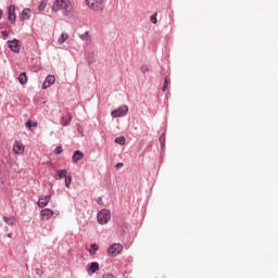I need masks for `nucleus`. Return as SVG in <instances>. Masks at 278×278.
Instances as JSON below:
<instances>
[{
    "label": "nucleus",
    "instance_id": "1",
    "mask_svg": "<svg viewBox=\"0 0 278 278\" xmlns=\"http://www.w3.org/2000/svg\"><path fill=\"white\" fill-rule=\"evenodd\" d=\"M53 12H65V14H71L73 12V3L71 1H54L52 4Z\"/></svg>",
    "mask_w": 278,
    "mask_h": 278
},
{
    "label": "nucleus",
    "instance_id": "2",
    "mask_svg": "<svg viewBox=\"0 0 278 278\" xmlns=\"http://www.w3.org/2000/svg\"><path fill=\"white\" fill-rule=\"evenodd\" d=\"M112 218V213L109 210L103 208L98 213L97 220L99 225H108Z\"/></svg>",
    "mask_w": 278,
    "mask_h": 278
},
{
    "label": "nucleus",
    "instance_id": "3",
    "mask_svg": "<svg viewBox=\"0 0 278 278\" xmlns=\"http://www.w3.org/2000/svg\"><path fill=\"white\" fill-rule=\"evenodd\" d=\"M129 112V108L127 105H122L118 109L111 112V116L113 118H121L123 116H127V113Z\"/></svg>",
    "mask_w": 278,
    "mask_h": 278
},
{
    "label": "nucleus",
    "instance_id": "4",
    "mask_svg": "<svg viewBox=\"0 0 278 278\" xmlns=\"http://www.w3.org/2000/svg\"><path fill=\"white\" fill-rule=\"evenodd\" d=\"M109 255L112 257H116L117 255H121L123 253V244L121 243H113L109 249H108Z\"/></svg>",
    "mask_w": 278,
    "mask_h": 278
},
{
    "label": "nucleus",
    "instance_id": "5",
    "mask_svg": "<svg viewBox=\"0 0 278 278\" xmlns=\"http://www.w3.org/2000/svg\"><path fill=\"white\" fill-rule=\"evenodd\" d=\"M86 4L90 10H96V12H101L103 10L102 1H87Z\"/></svg>",
    "mask_w": 278,
    "mask_h": 278
},
{
    "label": "nucleus",
    "instance_id": "6",
    "mask_svg": "<svg viewBox=\"0 0 278 278\" xmlns=\"http://www.w3.org/2000/svg\"><path fill=\"white\" fill-rule=\"evenodd\" d=\"M13 152L15 155H23L25 153V144L21 141H15L13 144Z\"/></svg>",
    "mask_w": 278,
    "mask_h": 278
},
{
    "label": "nucleus",
    "instance_id": "7",
    "mask_svg": "<svg viewBox=\"0 0 278 278\" xmlns=\"http://www.w3.org/2000/svg\"><path fill=\"white\" fill-rule=\"evenodd\" d=\"M55 212L51 208H43L40 211L41 220H49L50 218H53Z\"/></svg>",
    "mask_w": 278,
    "mask_h": 278
},
{
    "label": "nucleus",
    "instance_id": "8",
    "mask_svg": "<svg viewBox=\"0 0 278 278\" xmlns=\"http://www.w3.org/2000/svg\"><path fill=\"white\" fill-rule=\"evenodd\" d=\"M53 84H55V76L48 75L42 84V89L47 90V88H51V86H53Z\"/></svg>",
    "mask_w": 278,
    "mask_h": 278
},
{
    "label": "nucleus",
    "instance_id": "9",
    "mask_svg": "<svg viewBox=\"0 0 278 278\" xmlns=\"http://www.w3.org/2000/svg\"><path fill=\"white\" fill-rule=\"evenodd\" d=\"M8 47L13 51L14 53H18L21 51V45H18V40L14 39L12 41H8Z\"/></svg>",
    "mask_w": 278,
    "mask_h": 278
},
{
    "label": "nucleus",
    "instance_id": "10",
    "mask_svg": "<svg viewBox=\"0 0 278 278\" xmlns=\"http://www.w3.org/2000/svg\"><path fill=\"white\" fill-rule=\"evenodd\" d=\"M49 201H51V195H46V197H41L39 198L37 205L38 207H47L49 205Z\"/></svg>",
    "mask_w": 278,
    "mask_h": 278
},
{
    "label": "nucleus",
    "instance_id": "11",
    "mask_svg": "<svg viewBox=\"0 0 278 278\" xmlns=\"http://www.w3.org/2000/svg\"><path fill=\"white\" fill-rule=\"evenodd\" d=\"M71 121H73V115H71V112H67L66 115L61 118V125L63 127H68Z\"/></svg>",
    "mask_w": 278,
    "mask_h": 278
},
{
    "label": "nucleus",
    "instance_id": "12",
    "mask_svg": "<svg viewBox=\"0 0 278 278\" xmlns=\"http://www.w3.org/2000/svg\"><path fill=\"white\" fill-rule=\"evenodd\" d=\"M99 270V263L93 262L87 266V273L90 275H94V273Z\"/></svg>",
    "mask_w": 278,
    "mask_h": 278
},
{
    "label": "nucleus",
    "instance_id": "13",
    "mask_svg": "<svg viewBox=\"0 0 278 278\" xmlns=\"http://www.w3.org/2000/svg\"><path fill=\"white\" fill-rule=\"evenodd\" d=\"M68 176V173L66 169H59L55 173L54 179L60 180V179H65V177Z\"/></svg>",
    "mask_w": 278,
    "mask_h": 278
},
{
    "label": "nucleus",
    "instance_id": "14",
    "mask_svg": "<svg viewBox=\"0 0 278 278\" xmlns=\"http://www.w3.org/2000/svg\"><path fill=\"white\" fill-rule=\"evenodd\" d=\"M14 10H15L14 5H11L9 8V16H8V18L10 21V23H14L16 21V15L14 14Z\"/></svg>",
    "mask_w": 278,
    "mask_h": 278
},
{
    "label": "nucleus",
    "instance_id": "15",
    "mask_svg": "<svg viewBox=\"0 0 278 278\" xmlns=\"http://www.w3.org/2000/svg\"><path fill=\"white\" fill-rule=\"evenodd\" d=\"M31 18V10L30 9H24L22 11V20L23 21H29Z\"/></svg>",
    "mask_w": 278,
    "mask_h": 278
},
{
    "label": "nucleus",
    "instance_id": "16",
    "mask_svg": "<svg viewBox=\"0 0 278 278\" xmlns=\"http://www.w3.org/2000/svg\"><path fill=\"white\" fill-rule=\"evenodd\" d=\"M73 162L77 163L79 160H84V153L81 151H75L72 156Z\"/></svg>",
    "mask_w": 278,
    "mask_h": 278
},
{
    "label": "nucleus",
    "instance_id": "17",
    "mask_svg": "<svg viewBox=\"0 0 278 278\" xmlns=\"http://www.w3.org/2000/svg\"><path fill=\"white\" fill-rule=\"evenodd\" d=\"M68 38V33H62L60 38L58 39L59 45H64Z\"/></svg>",
    "mask_w": 278,
    "mask_h": 278
},
{
    "label": "nucleus",
    "instance_id": "18",
    "mask_svg": "<svg viewBox=\"0 0 278 278\" xmlns=\"http://www.w3.org/2000/svg\"><path fill=\"white\" fill-rule=\"evenodd\" d=\"M18 81L22 85L27 84V74L25 72L21 73L18 76Z\"/></svg>",
    "mask_w": 278,
    "mask_h": 278
},
{
    "label": "nucleus",
    "instance_id": "19",
    "mask_svg": "<svg viewBox=\"0 0 278 278\" xmlns=\"http://www.w3.org/2000/svg\"><path fill=\"white\" fill-rule=\"evenodd\" d=\"M169 85H170V79H168V77H165L164 85H163V88H162L163 92H166Z\"/></svg>",
    "mask_w": 278,
    "mask_h": 278
},
{
    "label": "nucleus",
    "instance_id": "20",
    "mask_svg": "<svg viewBox=\"0 0 278 278\" xmlns=\"http://www.w3.org/2000/svg\"><path fill=\"white\" fill-rule=\"evenodd\" d=\"M125 142H126L125 137H117L115 139V143L121 144V147H124Z\"/></svg>",
    "mask_w": 278,
    "mask_h": 278
},
{
    "label": "nucleus",
    "instance_id": "21",
    "mask_svg": "<svg viewBox=\"0 0 278 278\" xmlns=\"http://www.w3.org/2000/svg\"><path fill=\"white\" fill-rule=\"evenodd\" d=\"M99 251V245L91 244V249L89 250L90 255H94Z\"/></svg>",
    "mask_w": 278,
    "mask_h": 278
},
{
    "label": "nucleus",
    "instance_id": "22",
    "mask_svg": "<svg viewBox=\"0 0 278 278\" xmlns=\"http://www.w3.org/2000/svg\"><path fill=\"white\" fill-rule=\"evenodd\" d=\"M73 181V178L71 177V175H67L65 177V187L66 188H71V182Z\"/></svg>",
    "mask_w": 278,
    "mask_h": 278
},
{
    "label": "nucleus",
    "instance_id": "23",
    "mask_svg": "<svg viewBox=\"0 0 278 278\" xmlns=\"http://www.w3.org/2000/svg\"><path fill=\"white\" fill-rule=\"evenodd\" d=\"M46 9H47V2H41V3L38 5L39 12H45Z\"/></svg>",
    "mask_w": 278,
    "mask_h": 278
},
{
    "label": "nucleus",
    "instance_id": "24",
    "mask_svg": "<svg viewBox=\"0 0 278 278\" xmlns=\"http://www.w3.org/2000/svg\"><path fill=\"white\" fill-rule=\"evenodd\" d=\"M151 23H153V25H157V13H154L151 17H150Z\"/></svg>",
    "mask_w": 278,
    "mask_h": 278
},
{
    "label": "nucleus",
    "instance_id": "25",
    "mask_svg": "<svg viewBox=\"0 0 278 278\" xmlns=\"http://www.w3.org/2000/svg\"><path fill=\"white\" fill-rule=\"evenodd\" d=\"M3 220L7 225H10V226L14 225V219L12 218L3 217Z\"/></svg>",
    "mask_w": 278,
    "mask_h": 278
},
{
    "label": "nucleus",
    "instance_id": "26",
    "mask_svg": "<svg viewBox=\"0 0 278 278\" xmlns=\"http://www.w3.org/2000/svg\"><path fill=\"white\" fill-rule=\"evenodd\" d=\"M80 38L85 41L90 40V35L88 33H84L83 35H80Z\"/></svg>",
    "mask_w": 278,
    "mask_h": 278
},
{
    "label": "nucleus",
    "instance_id": "27",
    "mask_svg": "<svg viewBox=\"0 0 278 278\" xmlns=\"http://www.w3.org/2000/svg\"><path fill=\"white\" fill-rule=\"evenodd\" d=\"M150 68H149V65H142L141 66V72L144 74V73H149Z\"/></svg>",
    "mask_w": 278,
    "mask_h": 278
},
{
    "label": "nucleus",
    "instance_id": "28",
    "mask_svg": "<svg viewBox=\"0 0 278 278\" xmlns=\"http://www.w3.org/2000/svg\"><path fill=\"white\" fill-rule=\"evenodd\" d=\"M62 147H56L55 150H54V154L55 155H60V153H62Z\"/></svg>",
    "mask_w": 278,
    "mask_h": 278
},
{
    "label": "nucleus",
    "instance_id": "29",
    "mask_svg": "<svg viewBox=\"0 0 278 278\" xmlns=\"http://www.w3.org/2000/svg\"><path fill=\"white\" fill-rule=\"evenodd\" d=\"M26 127H27V129H31V127H33L31 121L26 123Z\"/></svg>",
    "mask_w": 278,
    "mask_h": 278
},
{
    "label": "nucleus",
    "instance_id": "30",
    "mask_svg": "<svg viewBox=\"0 0 278 278\" xmlns=\"http://www.w3.org/2000/svg\"><path fill=\"white\" fill-rule=\"evenodd\" d=\"M102 278H114V276L111 275V274H104V275L102 276Z\"/></svg>",
    "mask_w": 278,
    "mask_h": 278
},
{
    "label": "nucleus",
    "instance_id": "31",
    "mask_svg": "<svg viewBox=\"0 0 278 278\" xmlns=\"http://www.w3.org/2000/svg\"><path fill=\"white\" fill-rule=\"evenodd\" d=\"M2 36H3L4 40H5V37H8V30H3L2 31Z\"/></svg>",
    "mask_w": 278,
    "mask_h": 278
},
{
    "label": "nucleus",
    "instance_id": "32",
    "mask_svg": "<svg viewBox=\"0 0 278 278\" xmlns=\"http://www.w3.org/2000/svg\"><path fill=\"white\" fill-rule=\"evenodd\" d=\"M115 167H116V168H123V163H117V164L115 165Z\"/></svg>",
    "mask_w": 278,
    "mask_h": 278
},
{
    "label": "nucleus",
    "instance_id": "33",
    "mask_svg": "<svg viewBox=\"0 0 278 278\" xmlns=\"http://www.w3.org/2000/svg\"><path fill=\"white\" fill-rule=\"evenodd\" d=\"M33 127H38V123H33Z\"/></svg>",
    "mask_w": 278,
    "mask_h": 278
},
{
    "label": "nucleus",
    "instance_id": "34",
    "mask_svg": "<svg viewBox=\"0 0 278 278\" xmlns=\"http://www.w3.org/2000/svg\"><path fill=\"white\" fill-rule=\"evenodd\" d=\"M3 16V11L0 10V18Z\"/></svg>",
    "mask_w": 278,
    "mask_h": 278
}]
</instances>
